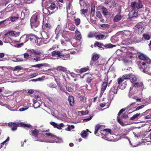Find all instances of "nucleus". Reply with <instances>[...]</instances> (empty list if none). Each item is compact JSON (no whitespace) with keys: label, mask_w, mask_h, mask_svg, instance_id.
<instances>
[{"label":"nucleus","mask_w":151,"mask_h":151,"mask_svg":"<svg viewBox=\"0 0 151 151\" xmlns=\"http://www.w3.org/2000/svg\"><path fill=\"white\" fill-rule=\"evenodd\" d=\"M104 127V126L99 124H97L95 127V131L94 132L95 134L97 136H99V134L98 133L99 130H100V133L101 134L104 135L102 138L106 140L110 141L112 139V134L111 132V130L109 129H102Z\"/></svg>","instance_id":"f257e3e1"},{"label":"nucleus","mask_w":151,"mask_h":151,"mask_svg":"<svg viewBox=\"0 0 151 151\" xmlns=\"http://www.w3.org/2000/svg\"><path fill=\"white\" fill-rule=\"evenodd\" d=\"M131 6L132 8V10L130 12L129 14V16L130 18L136 17L138 14V9L142 8L143 5L139 0L132 2Z\"/></svg>","instance_id":"f03ea898"},{"label":"nucleus","mask_w":151,"mask_h":151,"mask_svg":"<svg viewBox=\"0 0 151 151\" xmlns=\"http://www.w3.org/2000/svg\"><path fill=\"white\" fill-rule=\"evenodd\" d=\"M40 15L37 13L33 14L30 19L31 25L32 28L37 27L40 24Z\"/></svg>","instance_id":"7ed1b4c3"},{"label":"nucleus","mask_w":151,"mask_h":151,"mask_svg":"<svg viewBox=\"0 0 151 151\" xmlns=\"http://www.w3.org/2000/svg\"><path fill=\"white\" fill-rule=\"evenodd\" d=\"M126 82H124L123 83V85L124 86V87H120L118 86H117L118 85L117 83H116L114 85L113 87L110 89L109 91V94L111 95H113L114 94L117 93V89H123L124 88L126 87Z\"/></svg>","instance_id":"20e7f679"},{"label":"nucleus","mask_w":151,"mask_h":151,"mask_svg":"<svg viewBox=\"0 0 151 151\" xmlns=\"http://www.w3.org/2000/svg\"><path fill=\"white\" fill-rule=\"evenodd\" d=\"M131 32L128 30H126L124 31L122 34L123 37L125 39L122 42V44L123 45H129L131 41L129 37L130 36Z\"/></svg>","instance_id":"39448f33"},{"label":"nucleus","mask_w":151,"mask_h":151,"mask_svg":"<svg viewBox=\"0 0 151 151\" xmlns=\"http://www.w3.org/2000/svg\"><path fill=\"white\" fill-rule=\"evenodd\" d=\"M39 132L40 130H37L36 129H35L31 131L30 134L35 140L42 142L43 141L39 139Z\"/></svg>","instance_id":"423d86ee"},{"label":"nucleus","mask_w":151,"mask_h":151,"mask_svg":"<svg viewBox=\"0 0 151 151\" xmlns=\"http://www.w3.org/2000/svg\"><path fill=\"white\" fill-rule=\"evenodd\" d=\"M8 125L10 127L14 126L15 125H18L19 126L27 128H29L31 126L29 124H26L22 122L19 123L16 122H9L8 123Z\"/></svg>","instance_id":"0eeeda50"},{"label":"nucleus","mask_w":151,"mask_h":151,"mask_svg":"<svg viewBox=\"0 0 151 151\" xmlns=\"http://www.w3.org/2000/svg\"><path fill=\"white\" fill-rule=\"evenodd\" d=\"M45 135L47 136H49L51 137L52 138V139H57L58 140V141H56L54 140H52L51 141H49L48 142H56V143H61L63 142V140L62 139H60L58 137H57L55 135H54L53 134L50 133H46L45 134Z\"/></svg>","instance_id":"6e6552de"},{"label":"nucleus","mask_w":151,"mask_h":151,"mask_svg":"<svg viewBox=\"0 0 151 151\" xmlns=\"http://www.w3.org/2000/svg\"><path fill=\"white\" fill-rule=\"evenodd\" d=\"M144 25L145 24L143 23H140L137 25L135 29V32L138 34L142 33L145 29Z\"/></svg>","instance_id":"1a4fd4ad"},{"label":"nucleus","mask_w":151,"mask_h":151,"mask_svg":"<svg viewBox=\"0 0 151 151\" xmlns=\"http://www.w3.org/2000/svg\"><path fill=\"white\" fill-rule=\"evenodd\" d=\"M29 36L26 35H24L22 36L20 39V42H22L20 44L18 45V47H20L21 45H23L24 43L27 42L29 40Z\"/></svg>","instance_id":"9d476101"},{"label":"nucleus","mask_w":151,"mask_h":151,"mask_svg":"<svg viewBox=\"0 0 151 151\" xmlns=\"http://www.w3.org/2000/svg\"><path fill=\"white\" fill-rule=\"evenodd\" d=\"M63 50L60 51L55 50L52 52V55L53 56L57 55L59 58H63L64 56V54L63 53Z\"/></svg>","instance_id":"9b49d317"},{"label":"nucleus","mask_w":151,"mask_h":151,"mask_svg":"<svg viewBox=\"0 0 151 151\" xmlns=\"http://www.w3.org/2000/svg\"><path fill=\"white\" fill-rule=\"evenodd\" d=\"M62 36L65 39L66 41L72 45L73 46L72 42L70 40V36L68 32H64L63 33Z\"/></svg>","instance_id":"f8f14e48"},{"label":"nucleus","mask_w":151,"mask_h":151,"mask_svg":"<svg viewBox=\"0 0 151 151\" xmlns=\"http://www.w3.org/2000/svg\"><path fill=\"white\" fill-rule=\"evenodd\" d=\"M50 32L43 30V31L41 33V35L43 39L45 40H47L48 39L50 36Z\"/></svg>","instance_id":"ddd939ff"},{"label":"nucleus","mask_w":151,"mask_h":151,"mask_svg":"<svg viewBox=\"0 0 151 151\" xmlns=\"http://www.w3.org/2000/svg\"><path fill=\"white\" fill-rule=\"evenodd\" d=\"M50 124L54 128H57L59 129H62L64 126V125L62 123L58 124L54 122H51Z\"/></svg>","instance_id":"4468645a"},{"label":"nucleus","mask_w":151,"mask_h":151,"mask_svg":"<svg viewBox=\"0 0 151 151\" xmlns=\"http://www.w3.org/2000/svg\"><path fill=\"white\" fill-rule=\"evenodd\" d=\"M27 52L29 53V54L30 56L33 54L38 55H39L41 54V52L40 51L37 49H28L27 50Z\"/></svg>","instance_id":"2eb2a0df"},{"label":"nucleus","mask_w":151,"mask_h":151,"mask_svg":"<svg viewBox=\"0 0 151 151\" xmlns=\"http://www.w3.org/2000/svg\"><path fill=\"white\" fill-rule=\"evenodd\" d=\"M138 58L140 59L146 61L147 63H150L151 62V60L146 55L143 54H141L138 56Z\"/></svg>","instance_id":"dca6fc26"},{"label":"nucleus","mask_w":151,"mask_h":151,"mask_svg":"<svg viewBox=\"0 0 151 151\" xmlns=\"http://www.w3.org/2000/svg\"><path fill=\"white\" fill-rule=\"evenodd\" d=\"M20 34L19 32H16L13 31H10L7 33L6 35L8 36H13L16 37Z\"/></svg>","instance_id":"f3484780"},{"label":"nucleus","mask_w":151,"mask_h":151,"mask_svg":"<svg viewBox=\"0 0 151 151\" xmlns=\"http://www.w3.org/2000/svg\"><path fill=\"white\" fill-rule=\"evenodd\" d=\"M47 86L48 88H51L52 89L56 88L57 86L56 84L54 82H51L48 83L47 84Z\"/></svg>","instance_id":"a211bd4d"},{"label":"nucleus","mask_w":151,"mask_h":151,"mask_svg":"<svg viewBox=\"0 0 151 151\" xmlns=\"http://www.w3.org/2000/svg\"><path fill=\"white\" fill-rule=\"evenodd\" d=\"M43 30L50 32V29L52 28L51 25L49 23H46L42 26Z\"/></svg>","instance_id":"6ab92c4d"},{"label":"nucleus","mask_w":151,"mask_h":151,"mask_svg":"<svg viewBox=\"0 0 151 151\" xmlns=\"http://www.w3.org/2000/svg\"><path fill=\"white\" fill-rule=\"evenodd\" d=\"M46 6L48 8V9L51 11H53L52 10L55 9L56 8V5L55 4L53 3H49L48 4H46Z\"/></svg>","instance_id":"aec40b11"},{"label":"nucleus","mask_w":151,"mask_h":151,"mask_svg":"<svg viewBox=\"0 0 151 151\" xmlns=\"http://www.w3.org/2000/svg\"><path fill=\"white\" fill-rule=\"evenodd\" d=\"M132 85L134 87H139L142 89H143L144 88V86L143 83L142 82L140 83H133Z\"/></svg>","instance_id":"412c9836"},{"label":"nucleus","mask_w":151,"mask_h":151,"mask_svg":"<svg viewBox=\"0 0 151 151\" xmlns=\"http://www.w3.org/2000/svg\"><path fill=\"white\" fill-rule=\"evenodd\" d=\"M89 70L88 66L81 68L80 70L77 69L76 71L78 73H83L86 72Z\"/></svg>","instance_id":"4be33fe9"},{"label":"nucleus","mask_w":151,"mask_h":151,"mask_svg":"<svg viewBox=\"0 0 151 151\" xmlns=\"http://www.w3.org/2000/svg\"><path fill=\"white\" fill-rule=\"evenodd\" d=\"M122 19V16L120 13L118 14L114 17V21L115 22H119Z\"/></svg>","instance_id":"5701e85b"},{"label":"nucleus","mask_w":151,"mask_h":151,"mask_svg":"<svg viewBox=\"0 0 151 151\" xmlns=\"http://www.w3.org/2000/svg\"><path fill=\"white\" fill-rule=\"evenodd\" d=\"M75 38L76 40H80L81 37V35L80 32L78 30H76L75 32Z\"/></svg>","instance_id":"b1692460"},{"label":"nucleus","mask_w":151,"mask_h":151,"mask_svg":"<svg viewBox=\"0 0 151 151\" xmlns=\"http://www.w3.org/2000/svg\"><path fill=\"white\" fill-rule=\"evenodd\" d=\"M43 12L44 13L48 15L51 14L53 12V11H51L50 10L48 9V8H47V7L46 8H44L43 9Z\"/></svg>","instance_id":"393cba45"},{"label":"nucleus","mask_w":151,"mask_h":151,"mask_svg":"<svg viewBox=\"0 0 151 151\" xmlns=\"http://www.w3.org/2000/svg\"><path fill=\"white\" fill-rule=\"evenodd\" d=\"M61 30V26L60 25H58L56 27L55 30V33L56 35V36L55 38L57 39L58 37V34L60 32Z\"/></svg>","instance_id":"a878e982"},{"label":"nucleus","mask_w":151,"mask_h":151,"mask_svg":"<svg viewBox=\"0 0 151 151\" xmlns=\"http://www.w3.org/2000/svg\"><path fill=\"white\" fill-rule=\"evenodd\" d=\"M68 101L70 106H72L74 104V98L72 96H69L68 97Z\"/></svg>","instance_id":"bb28decb"},{"label":"nucleus","mask_w":151,"mask_h":151,"mask_svg":"<svg viewBox=\"0 0 151 151\" xmlns=\"http://www.w3.org/2000/svg\"><path fill=\"white\" fill-rule=\"evenodd\" d=\"M140 113H137L134 114L133 116L130 118V120H134L137 119L140 116Z\"/></svg>","instance_id":"cd10ccee"},{"label":"nucleus","mask_w":151,"mask_h":151,"mask_svg":"<svg viewBox=\"0 0 151 151\" xmlns=\"http://www.w3.org/2000/svg\"><path fill=\"white\" fill-rule=\"evenodd\" d=\"M46 58V57H45L43 58H42L40 57H38L37 56H35V57L33 58V60L35 61L36 62L38 61L41 60H43Z\"/></svg>","instance_id":"c85d7f7f"},{"label":"nucleus","mask_w":151,"mask_h":151,"mask_svg":"<svg viewBox=\"0 0 151 151\" xmlns=\"http://www.w3.org/2000/svg\"><path fill=\"white\" fill-rule=\"evenodd\" d=\"M102 13L104 15H107L109 14L107 9L105 7L103 6L101 8Z\"/></svg>","instance_id":"c756f323"},{"label":"nucleus","mask_w":151,"mask_h":151,"mask_svg":"<svg viewBox=\"0 0 151 151\" xmlns=\"http://www.w3.org/2000/svg\"><path fill=\"white\" fill-rule=\"evenodd\" d=\"M13 6L12 4H9L7 7L4 9L5 11L6 12L11 11L12 10V7Z\"/></svg>","instance_id":"7c9ffc66"},{"label":"nucleus","mask_w":151,"mask_h":151,"mask_svg":"<svg viewBox=\"0 0 151 151\" xmlns=\"http://www.w3.org/2000/svg\"><path fill=\"white\" fill-rule=\"evenodd\" d=\"M81 134L82 137L85 138L87 137L88 133L86 131H83L81 132Z\"/></svg>","instance_id":"2f4dec72"},{"label":"nucleus","mask_w":151,"mask_h":151,"mask_svg":"<svg viewBox=\"0 0 151 151\" xmlns=\"http://www.w3.org/2000/svg\"><path fill=\"white\" fill-rule=\"evenodd\" d=\"M10 23V22L9 19H7L4 20L0 22V24H3L4 25H7L9 24Z\"/></svg>","instance_id":"473e14b6"},{"label":"nucleus","mask_w":151,"mask_h":151,"mask_svg":"<svg viewBox=\"0 0 151 151\" xmlns=\"http://www.w3.org/2000/svg\"><path fill=\"white\" fill-rule=\"evenodd\" d=\"M107 82H106L104 81L103 82L101 88L102 91H104L105 90L107 87Z\"/></svg>","instance_id":"72a5a7b5"},{"label":"nucleus","mask_w":151,"mask_h":151,"mask_svg":"<svg viewBox=\"0 0 151 151\" xmlns=\"http://www.w3.org/2000/svg\"><path fill=\"white\" fill-rule=\"evenodd\" d=\"M128 133V132L127 130H125L120 134V136L122 138H124L125 136L127 135Z\"/></svg>","instance_id":"f704fd0d"},{"label":"nucleus","mask_w":151,"mask_h":151,"mask_svg":"<svg viewBox=\"0 0 151 151\" xmlns=\"http://www.w3.org/2000/svg\"><path fill=\"white\" fill-rule=\"evenodd\" d=\"M23 68L20 66H17L15 67L13 69V70L14 71H17L18 70H20L23 69Z\"/></svg>","instance_id":"c9c22d12"},{"label":"nucleus","mask_w":151,"mask_h":151,"mask_svg":"<svg viewBox=\"0 0 151 151\" xmlns=\"http://www.w3.org/2000/svg\"><path fill=\"white\" fill-rule=\"evenodd\" d=\"M96 38L97 40L103 39L105 38V36L103 35H96Z\"/></svg>","instance_id":"e433bc0d"},{"label":"nucleus","mask_w":151,"mask_h":151,"mask_svg":"<svg viewBox=\"0 0 151 151\" xmlns=\"http://www.w3.org/2000/svg\"><path fill=\"white\" fill-rule=\"evenodd\" d=\"M46 42L45 41H43L42 40H40V39H39L37 40V44L38 45H40L44 43H46Z\"/></svg>","instance_id":"4c0bfd02"},{"label":"nucleus","mask_w":151,"mask_h":151,"mask_svg":"<svg viewBox=\"0 0 151 151\" xmlns=\"http://www.w3.org/2000/svg\"><path fill=\"white\" fill-rule=\"evenodd\" d=\"M58 70L60 71H62L64 72H66V71H67V69L66 68L62 66H58Z\"/></svg>","instance_id":"58836bf2"},{"label":"nucleus","mask_w":151,"mask_h":151,"mask_svg":"<svg viewBox=\"0 0 151 151\" xmlns=\"http://www.w3.org/2000/svg\"><path fill=\"white\" fill-rule=\"evenodd\" d=\"M142 72L145 73L150 75V72L148 67H147L145 69L143 70Z\"/></svg>","instance_id":"ea45409f"},{"label":"nucleus","mask_w":151,"mask_h":151,"mask_svg":"<svg viewBox=\"0 0 151 151\" xmlns=\"http://www.w3.org/2000/svg\"><path fill=\"white\" fill-rule=\"evenodd\" d=\"M122 76L123 78H124L125 80L129 79L132 77L131 74L124 75Z\"/></svg>","instance_id":"a19ab883"},{"label":"nucleus","mask_w":151,"mask_h":151,"mask_svg":"<svg viewBox=\"0 0 151 151\" xmlns=\"http://www.w3.org/2000/svg\"><path fill=\"white\" fill-rule=\"evenodd\" d=\"M69 29L71 31H74L75 29V26L74 25L69 24L68 25Z\"/></svg>","instance_id":"79ce46f5"},{"label":"nucleus","mask_w":151,"mask_h":151,"mask_svg":"<svg viewBox=\"0 0 151 151\" xmlns=\"http://www.w3.org/2000/svg\"><path fill=\"white\" fill-rule=\"evenodd\" d=\"M72 7L71 4L69 3L68 5L67 6V13L70 12L71 11V8Z\"/></svg>","instance_id":"37998d69"},{"label":"nucleus","mask_w":151,"mask_h":151,"mask_svg":"<svg viewBox=\"0 0 151 151\" xmlns=\"http://www.w3.org/2000/svg\"><path fill=\"white\" fill-rule=\"evenodd\" d=\"M143 37L145 40H148L150 39V35L147 34H144L143 35Z\"/></svg>","instance_id":"c03bdc74"},{"label":"nucleus","mask_w":151,"mask_h":151,"mask_svg":"<svg viewBox=\"0 0 151 151\" xmlns=\"http://www.w3.org/2000/svg\"><path fill=\"white\" fill-rule=\"evenodd\" d=\"M94 46H97L99 47L103 48L104 44L99 42H96L95 43Z\"/></svg>","instance_id":"a18cd8bd"},{"label":"nucleus","mask_w":151,"mask_h":151,"mask_svg":"<svg viewBox=\"0 0 151 151\" xmlns=\"http://www.w3.org/2000/svg\"><path fill=\"white\" fill-rule=\"evenodd\" d=\"M124 80L125 79L124 78H123V76H122V78H118V83H117V84H118V86H119L121 83L122 82H123Z\"/></svg>","instance_id":"49530a36"},{"label":"nucleus","mask_w":151,"mask_h":151,"mask_svg":"<svg viewBox=\"0 0 151 151\" xmlns=\"http://www.w3.org/2000/svg\"><path fill=\"white\" fill-rule=\"evenodd\" d=\"M74 128V126L73 125H68V127L66 129V130L70 131L72 129H73Z\"/></svg>","instance_id":"de8ad7c7"},{"label":"nucleus","mask_w":151,"mask_h":151,"mask_svg":"<svg viewBox=\"0 0 151 151\" xmlns=\"http://www.w3.org/2000/svg\"><path fill=\"white\" fill-rule=\"evenodd\" d=\"M99 58V56L98 55H94L92 57V59L94 61H96Z\"/></svg>","instance_id":"09e8293b"},{"label":"nucleus","mask_w":151,"mask_h":151,"mask_svg":"<svg viewBox=\"0 0 151 151\" xmlns=\"http://www.w3.org/2000/svg\"><path fill=\"white\" fill-rule=\"evenodd\" d=\"M75 22L76 24L77 25H78L80 23V19L78 18H77L75 19Z\"/></svg>","instance_id":"8fccbe9b"},{"label":"nucleus","mask_w":151,"mask_h":151,"mask_svg":"<svg viewBox=\"0 0 151 151\" xmlns=\"http://www.w3.org/2000/svg\"><path fill=\"white\" fill-rule=\"evenodd\" d=\"M87 9L81 10V14L82 15H83L84 16L86 17L85 13H87Z\"/></svg>","instance_id":"3c124183"},{"label":"nucleus","mask_w":151,"mask_h":151,"mask_svg":"<svg viewBox=\"0 0 151 151\" xmlns=\"http://www.w3.org/2000/svg\"><path fill=\"white\" fill-rule=\"evenodd\" d=\"M66 88L67 90L69 92H72L73 90V89L71 86H66Z\"/></svg>","instance_id":"603ef678"},{"label":"nucleus","mask_w":151,"mask_h":151,"mask_svg":"<svg viewBox=\"0 0 151 151\" xmlns=\"http://www.w3.org/2000/svg\"><path fill=\"white\" fill-rule=\"evenodd\" d=\"M23 60H24L22 58H16L14 60H13V61L14 62H19L22 61Z\"/></svg>","instance_id":"864d4df0"},{"label":"nucleus","mask_w":151,"mask_h":151,"mask_svg":"<svg viewBox=\"0 0 151 151\" xmlns=\"http://www.w3.org/2000/svg\"><path fill=\"white\" fill-rule=\"evenodd\" d=\"M63 58V60H66L69 59L70 58V55L68 54H67L66 55H65L64 54V56Z\"/></svg>","instance_id":"5fc2aeb1"},{"label":"nucleus","mask_w":151,"mask_h":151,"mask_svg":"<svg viewBox=\"0 0 151 151\" xmlns=\"http://www.w3.org/2000/svg\"><path fill=\"white\" fill-rule=\"evenodd\" d=\"M4 11H5L4 9L3 11L0 12V19H2L4 17L5 14Z\"/></svg>","instance_id":"6e6d98bb"},{"label":"nucleus","mask_w":151,"mask_h":151,"mask_svg":"<svg viewBox=\"0 0 151 151\" xmlns=\"http://www.w3.org/2000/svg\"><path fill=\"white\" fill-rule=\"evenodd\" d=\"M18 17L13 16L10 18V19L12 22H14L15 20L19 18Z\"/></svg>","instance_id":"4d7b16f0"},{"label":"nucleus","mask_w":151,"mask_h":151,"mask_svg":"<svg viewBox=\"0 0 151 151\" xmlns=\"http://www.w3.org/2000/svg\"><path fill=\"white\" fill-rule=\"evenodd\" d=\"M93 79V78L92 77H88L86 79V82L88 83H90Z\"/></svg>","instance_id":"13d9d810"},{"label":"nucleus","mask_w":151,"mask_h":151,"mask_svg":"<svg viewBox=\"0 0 151 151\" xmlns=\"http://www.w3.org/2000/svg\"><path fill=\"white\" fill-rule=\"evenodd\" d=\"M117 121L121 125L123 126L124 125V123L120 119L119 117H117Z\"/></svg>","instance_id":"bf43d9fd"},{"label":"nucleus","mask_w":151,"mask_h":151,"mask_svg":"<svg viewBox=\"0 0 151 151\" xmlns=\"http://www.w3.org/2000/svg\"><path fill=\"white\" fill-rule=\"evenodd\" d=\"M61 44L64 46H66L67 45H71L69 43L67 42L66 41L67 43H66L64 41H63L62 40L61 41Z\"/></svg>","instance_id":"052dcab7"},{"label":"nucleus","mask_w":151,"mask_h":151,"mask_svg":"<svg viewBox=\"0 0 151 151\" xmlns=\"http://www.w3.org/2000/svg\"><path fill=\"white\" fill-rule=\"evenodd\" d=\"M112 45L111 44H106L105 45H104L103 47L106 48H110L112 47Z\"/></svg>","instance_id":"680f3d73"},{"label":"nucleus","mask_w":151,"mask_h":151,"mask_svg":"<svg viewBox=\"0 0 151 151\" xmlns=\"http://www.w3.org/2000/svg\"><path fill=\"white\" fill-rule=\"evenodd\" d=\"M38 75V73H34L32 74H31L29 75V77L30 78H32Z\"/></svg>","instance_id":"e2e57ef3"},{"label":"nucleus","mask_w":151,"mask_h":151,"mask_svg":"<svg viewBox=\"0 0 151 151\" xmlns=\"http://www.w3.org/2000/svg\"><path fill=\"white\" fill-rule=\"evenodd\" d=\"M43 65L42 64H39L35 65H33L32 67H37L40 68V67L43 66Z\"/></svg>","instance_id":"0e129e2a"},{"label":"nucleus","mask_w":151,"mask_h":151,"mask_svg":"<svg viewBox=\"0 0 151 151\" xmlns=\"http://www.w3.org/2000/svg\"><path fill=\"white\" fill-rule=\"evenodd\" d=\"M96 16L99 19H101V18L102 15H101V14L99 12H96Z\"/></svg>","instance_id":"69168bd1"},{"label":"nucleus","mask_w":151,"mask_h":151,"mask_svg":"<svg viewBox=\"0 0 151 151\" xmlns=\"http://www.w3.org/2000/svg\"><path fill=\"white\" fill-rule=\"evenodd\" d=\"M137 80V78L135 76H134L132 78L131 80V81L132 83L133 84V83H134V82H135Z\"/></svg>","instance_id":"338daca9"},{"label":"nucleus","mask_w":151,"mask_h":151,"mask_svg":"<svg viewBox=\"0 0 151 151\" xmlns=\"http://www.w3.org/2000/svg\"><path fill=\"white\" fill-rule=\"evenodd\" d=\"M40 106V104L38 102L35 103V104L33 105V107L35 109H37Z\"/></svg>","instance_id":"774afa93"}]
</instances>
